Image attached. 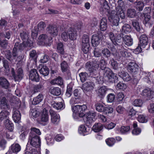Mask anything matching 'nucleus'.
<instances>
[{
    "mask_svg": "<svg viewBox=\"0 0 154 154\" xmlns=\"http://www.w3.org/2000/svg\"><path fill=\"white\" fill-rule=\"evenodd\" d=\"M99 65L100 69L102 70H104V76L107 77L109 82H115L117 81L118 78L116 75L110 69L106 67L107 63L104 59H101L99 64L97 63L96 61L87 63L86 64L87 67L89 71L91 73H93L94 75L95 76L94 77L97 80L100 79L99 72L98 70Z\"/></svg>",
    "mask_w": 154,
    "mask_h": 154,
    "instance_id": "nucleus-1",
    "label": "nucleus"
},
{
    "mask_svg": "<svg viewBox=\"0 0 154 154\" xmlns=\"http://www.w3.org/2000/svg\"><path fill=\"white\" fill-rule=\"evenodd\" d=\"M20 37L23 40V44H19L18 42L15 43L13 48V55H16V54L18 49L22 50L27 47H32L33 45V42L29 39L28 35L27 33L23 32L20 34Z\"/></svg>",
    "mask_w": 154,
    "mask_h": 154,
    "instance_id": "nucleus-2",
    "label": "nucleus"
},
{
    "mask_svg": "<svg viewBox=\"0 0 154 154\" xmlns=\"http://www.w3.org/2000/svg\"><path fill=\"white\" fill-rule=\"evenodd\" d=\"M41 141L39 136H29L28 141L26 148L28 150H30L34 147H39L40 146Z\"/></svg>",
    "mask_w": 154,
    "mask_h": 154,
    "instance_id": "nucleus-3",
    "label": "nucleus"
},
{
    "mask_svg": "<svg viewBox=\"0 0 154 154\" xmlns=\"http://www.w3.org/2000/svg\"><path fill=\"white\" fill-rule=\"evenodd\" d=\"M72 107L73 112V116L75 119H77L78 116L83 117L84 114V112L87 108V106L85 105H77Z\"/></svg>",
    "mask_w": 154,
    "mask_h": 154,
    "instance_id": "nucleus-4",
    "label": "nucleus"
},
{
    "mask_svg": "<svg viewBox=\"0 0 154 154\" xmlns=\"http://www.w3.org/2000/svg\"><path fill=\"white\" fill-rule=\"evenodd\" d=\"M108 35L109 38L115 45L122 42L123 35L119 31H114L113 32H110L109 33Z\"/></svg>",
    "mask_w": 154,
    "mask_h": 154,
    "instance_id": "nucleus-5",
    "label": "nucleus"
},
{
    "mask_svg": "<svg viewBox=\"0 0 154 154\" xmlns=\"http://www.w3.org/2000/svg\"><path fill=\"white\" fill-rule=\"evenodd\" d=\"M113 54L119 58H127L130 56L131 54L128 52L127 50L122 45H119L118 49L116 51L115 48L112 49Z\"/></svg>",
    "mask_w": 154,
    "mask_h": 154,
    "instance_id": "nucleus-6",
    "label": "nucleus"
},
{
    "mask_svg": "<svg viewBox=\"0 0 154 154\" xmlns=\"http://www.w3.org/2000/svg\"><path fill=\"white\" fill-rule=\"evenodd\" d=\"M39 42L38 44L40 45L50 46L52 42V38L48 36L47 35L43 34L39 36Z\"/></svg>",
    "mask_w": 154,
    "mask_h": 154,
    "instance_id": "nucleus-7",
    "label": "nucleus"
},
{
    "mask_svg": "<svg viewBox=\"0 0 154 154\" xmlns=\"http://www.w3.org/2000/svg\"><path fill=\"white\" fill-rule=\"evenodd\" d=\"M148 41V38L146 35L143 34L141 35L140 38L139 45L140 46H138L135 49L136 51H137L138 53L141 52L142 51V49L145 48L147 45Z\"/></svg>",
    "mask_w": 154,
    "mask_h": 154,
    "instance_id": "nucleus-8",
    "label": "nucleus"
},
{
    "mask_svg": "<svg viewBox=\"0 0 154 154\" xmlns=\"http://www.w3.org/2000/svg\"><path fill=\"white\" fill-rule=\"evenodd\" d=\"M96 114L94 111H91L84 114V119L87 124H91L96 119Z\"/></svg>",
    "mask_w": 154,
    "mask_h": 154,
    "instance_id": "nucleus-9",
    "label": "nucleus"
},
{
    "mask_svg": "<svg viewBox=\"0 0 154 154\" xmlns=\"http://www.w3.org/2000/svg\"><path fill=\"white\" fill-rule=\"evenodd\" d=\"M45 27V24L43 22H41L39 23L37 27H34L32 31V37L33 39L36 38L38 35V32H40L43 30Z\"/></svg>",
    "mask_w": 154,
    "mask_h": 154,
    "instance_id": "nucleus-10",
    "label": "nucleus"
},
{
    "mask_svg": "<svg viewBox=\"0 0 154 154\" xmlns=\"http://www.w3.org/2000/svg\"><path fill=\"white\" fill-rule=\"evenodd\" d=\"M82 49L85 54H87L89 51L90 45L89 38L88 35H84L82 39Z\"/></svg>",
    "mask_w": 154,
    "mask_h": 154,
    "instance_id": "nucleus-11",
    "label": "nucleus"
},
{
    "mask_svg": "<svg viewBox=\"0 0 154 154\" xmlns=\"http://www.w3.org/2000/svg\"><path fill=\"white\" fill-rule=\"evenodd\" d=\"M103 36L101 33L94 34L91 38V43L94 47H97L100 44V40L103 39Z\"/></svg>",
    "mask_w": 154,
    "mask_h": 154,
    "instance_id": "nucleus-12",
    "label": "nucleus"
},
{
    "mask_svg": "<svg viewBox=\"0 0 154 154\" xmlns=\"http://www.w3.org/2000/svg\"><path fill=\"white\" fill-rule=\"evenodd\" d=\"M118 3L119 5L116 8V12H117V14L120 16V18L124 19L125 17L123 7L124 3L122 0H119Z\"/></svg>",
    "mask_w": 154,
    "mask_h": 154,
    "instance_id": "nucleus-13",
    "label": "nucleus"
},
{
    "mask_svg": "<svg viewBox=\"0 0 154 154\" xmlns=\"http://www.w3.org/2000/svg\"><path fill=\"white\" fill-rule=\"evenodd\" d=\"M119 17L120 16L117 14V12L112 11L109 17V20L113 25L117 26L119 24Z\"/></svg>",
    "mask_w": 154,
    "mask_h": 154,
    "instance_id": "nucleus-14",
    "label": "nucleus"
},
{
    "mask_svg": "<svg viewBox=\"0 0 154 154\" xmlns=\"http://www.w3.org/2000/svg\"><path fill=\"white\" fill-rule=\"evenodd\" d=\"M49 112L51 116V122L54 124H57L60 121L59 115L52 109H51Z\"/></svg>",
    "mask_w": 154,
    "mask_h": 154,
    "instance_id": "nucleus-15",
    "label": "nucleus"
},
{
    "mask_svg": "<svg viewBox=\"0 0 154 154\" xmlns=\"http://www.w3.org/2000/svg\"><path fill=\"white\" fill-rule=\"evenodd\" d=\"M48 112L46 109H44L43 110L42 114L41 117V121L43 123L44 125H46L48 122L49 117Z\"/></svg>",
    "mask_w": 154,
    "mask_h": 154,
    "instance_id": "nucleus-16",
    "label": "nucleus"
},
{
    "mask_svg": "<svg viewBox=\"0 0 154 154\" xmlns=\"http://www.w3.org/2000/svg\"><path fill=\"white\" fill-rule=\"evenodd\" d=\"M23 71L21 68H20L18 69L17 71V74L16 76L14 70L13 68L11 69V73L14 78L15 81L20 80L23 77Z\"/></svg>",
    "mask_w": 154,
    "mask_h": 154,
    "instance_id": "nucleus-17",
    "label": "nucleus"
},
{
    "mask_svg": "<svg viewBox=\"0 0 154 154\" xmlns=\"http://www.w3.org/2000/svg\"><path fill=\"white\" fill-rule=\"evenodd\" d=\"M12 118L14 122L19 123L20 122L21 115L20 112L16 109L13 110Z\"/></svg>",
    "mask_w": 154,
    "mask_h": 154,
    "instance_id": "nucleus-18",
    "label": "nucleus"
},
{
    "mask_svg": "<svg viewBox=\"0 0 154 154\" xmlns=\"http://www.w3.org/2000/svg\"><path fill=\"white\" fill-rule=\"evenodd\" d=\"M47 30L51 36H55L58 35L59 29L56 26H49L47 28Z\"/></svg>",
    "mask_w": 154,
    "mask_h": 154,
    "instance_id": "nucleus-19",
    "label": "nucleus"
},
{
    "mask_svg": "<svg viewBox=\"0 0 154 154\" xmlns=\"http://www.w3.org/2000/svg\"><path fill=\"white\" fill-rule=\"evenodd\" d=\"M94 86V84L93 82H87L83 85L82 89L85 92L91 91L93 89Z\"/></svg>",
    "mask_w": 154,
    "mask_h": 154,
    "instance_id": "nucleus-20",
    "label": "nucleus"
},
{
    "mask_svg": "<svg viewBox=\"0 0 154 154\" xmlns=\"http://www.w3.org/2000/svg\"><path fill=\"white\" fill-rule=\"evenodd\" d=\"M91 131V130L89 128L83 125H80L78 129L79 133L84 136L89 134Z\"/></svg>",
    "mask_w": 154,
    "mask_h": 154,
    "instance_id": "nucleus-21",
    "label": "nucleus"
},
{
    "mask_svg": "<svg viewBox=\"0 0 154 154\" xmlns=\"http://www.w3.org/2000/svg\"><path fill=\"white\" fill-rule=\"evenodd\" d=\"M154 91L150 89H146L143 91L141 95L146 97L148 100L150 99L153 97Z\"/></svg>",
    "mask_w": 154,
    "mask_h": 154,
    "instance_id": "nucleus-22",
    "label": "nucleus"
},
{
    "mask_svg": "<svg viewBox=\"0 0 154 154\" xmlns=\"http://www.w3.org/2000/svg\"><path fill=\"white\" fill-rule=\"evenodd\" d=\"M29 78L30 80L36 82L39 81L38 75L36 69H33L30 71Z\"/></svg>",
    "mask_w": 154,
    "mask_h": 154,
    "instance_id": "nucleus-23",
    "label": "nucleus"
},
{
    "mask_svg": "<svg viewBox=\"0 0 154 154\" xmlns=\"http://www.w3.org/2000/svg\"><path fill=\"white\" fill-rule=\"evenodd\" d=\"M127 68L131 72H135L138 71L139 66L135 62H131L128 63Z\"/></svg>",
    "mask_w": 154,
    "mask_h": 154,
    "instance_id": "nucleus-24",
    "label": "nucleus"
},
{
    "mask_svg": "<svg viewBox=\"0 0 154 154\" xmlns=\"http://www.w3.org/2000/svg\"><path fill=\"white\" fill-rule=\"evenodd\" d=\"M151 11V8L148 7L145 8L144 11V16L145 17V21L146 23H148L150 19V14Z\"/></svg>",
    "mask_w": 154,
    "mask_h": 154,
    "instance_id": "nucleus-25",
    "label": "nucleus"
},
{
    "mask_svg": "<svg viewBox=\"0 0 154 154\" xmlns=\"http://www.w3.org/2000/svg\"><path fill=\"white\" fill-rule=\"evenodd\" d=\"M68 33L69 39L71 40H74L76 39L77 37V32L74 29L70 28Z\"/></svg>",
    "mask_w": 154,
    "mask_h": 154,
    "instance_id": "nucleus-26",
    "label": "nucleus"
},
{
    "mask_svg": "<svg viewBox=\"0 0 154 154\" xmlns=\"http://www.w3.org/2000/svg\"><path fill=\"white\" fill-rule=\"evenodd\" d=\"M10 149V150L8 152H11L12 154V152L16 154L20 151L21 147L18 144H13L11 146Z\"/></svg>",
    "mask_w": 154,
    "mask_h": 154,
    "instance_id": "nucleus-27",
    "label": "nucleus"
},
{
    "mask_svg": "<svg viewBox=\"0 0 154 154\" xmlns=\"http://www.w3.org/2000/svg\"><path fill=\"white\" fill-rule=\"evenodd\" d=\"M123 39L125 44L127 46H130L133 44V39L129 35H125L123 38Z\"/></svg>",
    "mask_w": 154,
    "mask_h": 154,
    "instance_id": "nucleus-28",
    "label": "nucleus"
},
{
    "mask_svg": "<svg viewBox=\"0 0 154 154\" xmlns=\"http://www.w3.org/2000/svg\"><path fill=\"white\" fill-rule=\"evenodd\" d=\"M51 84L52 85H61L63 83V80L60 77H58L52 80L50 82Z\"/></svg>",
    "mask_w": 154,
    "mask_h": 154,
    "instance_id": "nucleus-29",
    "label": "nucleus"
},
{
    "mask_svg": "<svg viewBox=\"0 0 154 154\" xmlns=\"http://www.w3.org/2000/svg\"><path fill=\"white\" fill-rule=\"evenodd\" d=\"M122 78L124 81L128 82L131 79V77L126 72H121L118 74Z\"/></svg>",
    "mask_w": 154,
    "mask_h": 154,
    "instance_id": "nucleus-30",
    "label": "nucleus"
},
{
    "mask_svg": "<svg viewBox=\"0 0 154 154\" xmlns=\"http://www.w3.org/2000/svg\"><path fill=\"white\" fill-rule=\"evenodd\" d=\"M41 134V132L39 129L35 128L32 127L30 129V131L29 134V136H38L36 135V134L38 135H40Z\"/></svg>",
    "mask_w": 154,
    "mask_h": 154,
    "instance_id": "nucleus-31",
    "label": "nucleus"
},
{
    "mask_svg": "<svg viewBox=\"0 0 154 154\" xmlns=\"http://www.w3.org/2000/svg\"><path fill=\"white\" fill-rule=\"evenodd\" d=\"M40 66L41 68L39 70L40 73L44 76L48 75L49 72L48 68L46 66L43 65H41Z\"/></svg>",
    "mask_w": 154,
    "mask_h": 154,
    "instance_id": "nucleus-32",
    "label": "nucleus"
},
{
    "mask_svg": "<svg viewBox=\"0 0 154 154\" xmlns=\"http://www.w3.org/2000/svg\"><path fill=\"white\" fill-rule=\"evenodd\" d=\"M52 107L57 110L63 109L65 107V106L61 102H54L52 104Z\"/></svg>",
    "mask_w": 154,
    "mask_h": 154,
    "instance_id": "nucleus-33",
    "label": "nucleus"
},
{
    "mask_svg": "<svg viewBox=\"0 0 154 154\" xmlns=\"http://www.w3.org/2000/svg\"><path fill=\"white\" fill-rule=\"evenodd\" d=\"M43 98V95L42 94H39L37 96L34 98L32 104L34 105L38 104L42 101Z\"/></svg>",
    "mask_w": 154,
    "mask_h": 154,
    "instance_id": "nucleus-34",
    "label": "nucleus"
},
{
    "mask_svg": "<svg viewBox=\"0 0 154 154\" xmlns=\"http://www.w3.org/2000/svg\"><path fill=\"white\" fill-rule=\"evenodd\" d=\"M0 85L5 88H8L9 84L8 81L4 77L0 78Z\"/></svg>",
    "mask_w": 154,
    "mask_h": 154,
    "instance_id": "nucleus-35",
    "label": "nucleus"
},
{
    "mask_svg": "<svg viewBox=\"0 0 154 154\" xmlns=\"http://www.w3.org/2000/svg\"><path fill=\"white\" fill-rule=\"evenodd\" d=\"M9 113L8 112L5 110L2 111L0 112V121H2L5 119L6 120L8 119V116Z\"/></svg>",
    "mask_w": 154,
    "mask_h": 154,
    "instance_id": "nucleus-36",
    "label": "nucleus"
},
{
    "mask_svg": "<svg viewBox=\"0 0 154 154\" xmlns=\"http://www.w3.org/2000/svg\"><path fill=\"white\" fill-rule=\"evenodd\" d=\"M11 31L8 29H5V32L3 33L0 32V37H4L9 39L11 37Z\"/></svg>",
    "mask_w": 154,
    "mask_h": 154,
    "instance_id": "nucleus-37",
    "label": "nucleus"
},
{
    "mask_svg": "<svg viewBox=\"0 0 154 154\" xmlns=\"http://www.w3.org/2000/svg\"><path fill=\"white\" fill-rule=\"evenodd\" d=\"M51 93L54 95L58 96L61 94V91L58 87H53L50 90Z\"/></svg>",
    "mask_w": 154,
    "mask_h": 154,
    "instance_id": "nucleus-38",
    "label": "nucleus"
},
{
    "mask_svg": "<svg viewBox=\"0 0 154 154\" xmlns=\"http://www.w3.org/2000/svg\"><path fill=\"white\" fill-rule=\"evenodd\" d=\"M107 26V20L105 18H103L100 22V28L101 30H105Z\"/></svg>",
    "mask_w": 154,
    "mask_h": 154,
    "instance_id": "nucleus-39",
    "label": "nucleus"
},
{
    "mask_svg": "<svg viewBox=\"0 0 154 154\" xmlns=\"http://www.w3.org/2000/svg\"><path fill=\"white\" fill-rule=\"evenodd\" d=\"M137 120L140 122L146 123L148 121V117L145 115H139L137 118Z\"/></svg>",
    "mask_w": 154,
    "mask_h": 154,
    "instance_id": "nucleus-40",
    "label": "nucleus"
},
{
    "mask_svg": "<svg viewBox=\"0 0 154 154\" xmlns=\"http://www.w3.org/2000/svg\"><path fill=\"white\" fill-rule=\"evenodd\" d=\"M5 125L6 128L8 130V131H13L14 129V125L10 121L9 119L6 120Z\"/></svg>",
    "mask_w": 154,
    "mask_h": 154,
    "instance_id": "nucleus-41",
    "label": "nucleus"
},
{
    "mask_svg": "<svg viewBox=\"0 0 154 154\" xmlns=\"http://www.w3.org/2000/svg\"><path fill=\"white\" fill-rule=\"evenodd\" d=\"M106 88L105 86H102L100 87L98 90L97 94L98 95L101 97H104L105 95Z\"/></svg>",
    "mask_w": 154,
    "mask_h": 154,
    "instance_id": "nucleus-42",
    "label": "nucleus"
},
{
    "mask_svg": "<svg viewBox=\"0 0 154 154\" xmlns=\"http://www.w3.org/2000/svg\"><path fill=\"white\" fill-rule=\"evenodd\" d=\"M102 124L100 123H96L93 127V130L95 132H98L101 131L103 129Z\"/></svg>",
    "mask_w": 154,
    "mask_h": 154,
    "instance_id": "nucleus-43",
    "label": "nucleus"
},
{
    "mask_svg": "<svg viewBox=\"0 0 154 154\" xmlns=\"http://www.w3.org/2000/svg\"><path fill=\"white\" fill-rule=\"evenodd\" d=\"M54 136L53 135H48L46 137V139L47 143L48 145L53 144L54 142Z\"/></svg>",
    "mask_w": 154,
    "mask_h": 154,
    "instance_id": "nucleus-44",
    "label": "nucleus"
},
{
    "mask_svg": "<svg viewBox=\"0 0 154 154\" xmlns=\"http://www.w3.org/2000/svg\"><path fill=\"white\" fill-rule=\"evenodd\" d=\"M57 50L58 52L61 54H63L64 51L63 48V45L61 42L59 43L57 45Z\"/></svg>",
    "mask_w": 154,
    "mask_h": 154,
    "instance_id": "nucleus-45",
    "label": "nucleus"
},
{
    "mask_svg": "<svg viewBox=\"0 0 154 154\" xmlns=\"http://www.w3.org/2000/svg\"><path fill=\"white\" fill-rule=\"evenodd\" d=\"M135 5L137 9L139 11H141L143 9L144 4L142 2L137 1L135 3Z\"/></svg>",
    "mask_w": 154,
    "mask_h": 154,
    "instance_id": "nucleus-46",
    "label": "nucleus"
},
{
    "mask_svg": "<svg viewBox=\"0 0 154 154\" xmlns=\"http://www.w3.org/2000/svg\"><path fill=\"white\" fill-rule=\"evenodd\" d=\"M100 2L102 5V8L103 9L102 11H104L105 10L108 9L109 6L106 0H100Z\"/></svg>",
    "mask_w": 154,
    "mask_h": 154,
    "instance_id": "nucleus-47",
    "label": "nucleus"
},
{
    "mask_svg": "<svg viewBox=\"0 0 154 154\" xmlns=\"http://www.w3.org/2000/svg\"><path fill=\"white\" fill-rule=\"evenodd\" d=\"M122 31L125 33H129L131 31L130 26L128 24H125L122 26Z\"/></svg>",
    "mask_w": 154,
    "mask_h": 154,
    "instance_id": "nucleus-48",
    "label": "nucleus"
},
{
    "mask_svg": "<svg viewBox=\"0 0 154 154\" xmlns=\"http://www.w3.org/2000/svg\"><path fill=\"white\" fill-rule=\"evenodd\" d=\"M136 12L134 9H128L127 11V15L131 18L134 17L135 15Z\"/></svg>",
    "mask_w": 154,
    "mask_h": 154,
    "instance_id": "nucleus-49",
    "label": "nucleus"
},
{
    "mask_svg": "<svg viewBox=\"0 0 154 154\" xmlns=\"http://www.w3.org/2000/svg\"><path fill=\"white\" fill-rule=\"evenodd\" d=\"M80 80L82 82H84L87 79L88 76L86 72H81L79 74Z\"/></svg>",
    "mask_w": 154,
    "mask_h": 154,
    "instance_id": "nucleus-50",
    "label": "nucleus"
},
{
    "mask_svg": "<svg viewBox=\"0 0 154 154\" xmlns=\"http://www.w3.org/2000/svg\"><path fill=\"white\" fill-rule=\"evenodd\" d=\"M106 144L109 146H113L115 142V139L113 138H109L106 140Z\"/></svg>",
    "mask_w": 154,
    "mask_h": 154,
    "instance_id": "nucleus-51",
    "label": "nucleus"
},
{
    "mask_svg": "<svg viewBox=\"0 0 154 154\" xmlns=\"http://www.w3.org/2000/svg\"><path fill=\"white\" fill-rule=\"evenodd\" d=\"M102 53L103 56L106 58H108L111 55L110 51L107 48L103 49L102 51Z\"/></svg>",
    "mask_w": 154,
    "mask_h": 154,
    "instance_id": "nucleus-52",
    "label": "nucleus"
},
{
    "mask_svg": "<svg viewBox=\"0 0 154 154\" xmlns=\"http://www.w3.org/2000/svg\"><path fill=\"white\" fill-rule=\"evenodd\" d=\"M127 87V85L124 83L120 82L118 83L116 86V88L117 89L124 91Z\"/></svg>",
    "mask_w": 154,
    "mask_h": 154,
    "instance_id": "nucleus-53",
    "label": "nucleus"
},
{
    "mask_svg": "<svg viewBox=\"0 0 154 154\" xmlns=\"http://www.w3.org/2000/svg\"><path fill=\"white\" fill-rule=\"evenodd\" d=\"M130 128L129 126L121 127L120 129V132L122 134H127L129 132Z\"/></svg>",
    "mask_w": 154,
    "mask_h": 154,
    "instance_id": "nucleus-54",
    "label": "nucleus"
},
{
    "mask_svg": "<svg viewBox=\"0 0 154 154\" xmlns=\"http://www.w3.org/2000/svg\"><path fill=\"white\" fill-rule=\"evenodd\" d=\"M40 113L39 112L37 111L35 109H31L30 115L31 117L36 118L38 116L40 115Z\"/></svg>",
    "mask_w": 154,
    "mask_h": 154,
    "instance_id": "nucleus-55",
    "label": "nucleus"
},
{
    "mask_svg": "<svg viewBox=\"0 0 154 154\" xmlns=\"http://www.w3.org/2000/svg\"><path fill=\"white\" fill-rule=\"evenodd\" d=\"M60 66L63 72H65L68 70V65L66 62H63L60 64Z\"/></svg>",
    "mask_w": 154,
    "mask_h": 154,
    "instance_id": "nucleus-56",
    "label": "nucleus"
},
{
    "mask_svg": "<svg viewBox=\"0 0 154 154\" xmlns=\"http://www.w3.org/2000/svg\"><path fill=\"white\" fill-rule=\"evenodd\" d=\"M5 137L7 139L9 140L12 139L15 137L13 131H6L5 133Z\"/></svg>",
    "mask_w": 154,
    "mask_h": 154,
    "instance_id": "nucleus-57",
    "label": "nucleus"
},
{
    "mask_svg": "<svg viewBox=\"0 0 154 154\" xmlns=\"http://www.w3.org/2000/svg\"><path fill=\"white\" fill-rule=\"evenodd\" d=\"M0 106L2 109H6L8 107L7 101L5 97L2 98L1 100Z\"/></svg>",
    "mask_w": 154,
    "mask_h": 154,
    "instance_id": "nucleus-58",
    "label": "nucleus"
},
{
    "mask_svg": "<svg viewBox=\"0 0 154 154\" xmlns=\"http://www.w3.org/2000/svg\"><path fill=\"white\" fill-rule=\"evenodd\" d=\"M113 111V109L112 107L107 106L105 107L103 112H104L106 114H109L112 113Z\"/></svg>",
    "mask_w": 154,
    "mask_h": 154,
    "instance_id": "nucleus-59",
    "label": "nucleus"
},
{
    "mask_svg": "<svg viewBox=\"0 0 154 154\" xmlns=\"http://www.w3.org/2000/svg\"><path fill=\"white\" fill-rule=\"evenodd\" d=\"M132 25L133 27L138 32H140L141 30L140 26L139 23L136 21H134L132 22Z\"/></svg>",
    "mask_w": 154,
    "mask_h": 154,
    "instance_id": "nucleus-60",
    "label": "nucleus"
},
{
    "mask_svg": "<svg viewBox=\"0 0 154 154\" xmlns=\"http://www.w3.org/2000/svg\"><path fill=\"white\" fill-rule=\"evenodd\" d=\"M105 107L102 103H98L96 104V108L97 111L99 112H103Z\"/></svg>",
    "mask_w": 154,
    "mask_h": 154,
    "instance_id": "nucleus-61",
    "label": "nucleus"
},
{
    "mask_svg": "<svg viewBox=\"0 0 154 154\" xmlns=\"http://www.w3.org/2000/svg\"><path fill=\"white\" fill-rule=\"evenodd\" d=\"M107 102L108 103H112L115 100V95L114 94L110 93L107 96Z\"/></svg>",
    "mask_w": 154,
    "mask_h": 154,
    "instance_id": "nucleus-62",
    "label": "nucleus"
},
{
    "mask_svg": "<svg viewBox=\"0 0 154 154\" xmlns=\"http://www.w3.org/2000/svg\"><path fill=\"white\" fill-rule=\"evenodd\" d=\"M72 88L70 85H69L67 86V90L66 93V95L67 97H70L72 94Z\"/></svg>",
    "mask_w": 154,
    "mask_h": 154,
    "instance_id": "nucleus-63",
    "label": "nucleus"
},
{
    "mask_svg": "<svg viewBox=\"0 0 154 154\" xmlns=\"http://www.w3.org/2000/svg\"><path fill=\"white\" fill-rule=\"evenodd\" d=\"M68 32L64 31L62 33L61 37L62 39L64 41H67L68 39Z\"/></svg>",
    "mask_w": 154,
    "mask_h": 154,
    "instance_id": "nucleus-64",
    "label": "nucleus"
}]
</instances>
